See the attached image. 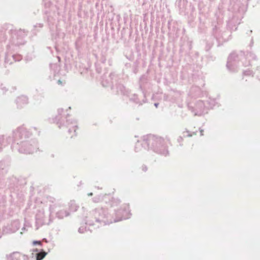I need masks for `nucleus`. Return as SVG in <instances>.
Returning <instances> with one entry per match:
<instances>
[{"mask_svg": "<svg viewBox=\"0 0 260 260\" xmlns=\"http://www.w3.org/2000/svg\"><path fill=\"white\" fill-rule=\"evenodd\" d=\"M47 253L45 251H41L37 254V260H42L47 255Z\"/></svg>", "mask_w": 260, "mask_h": 260, "instance_id": "nucleus-1", "label": "nucleus"}, {"mask_svg": "<svg viewBox=\"0 0 260 260\" xmlns=\"http://www.w3.org/2000/svg\"><path fill=\"white\" fill-rule=\"evenodd\" d=\"M32 243L34 245L36 244L41 245L42 244V242L40 241H34Z\"/></svg>", "mask_w": 260, "mask_h": 260, "instance_id": "nucleus-2", "label": "nucleus"}]
</instances>
